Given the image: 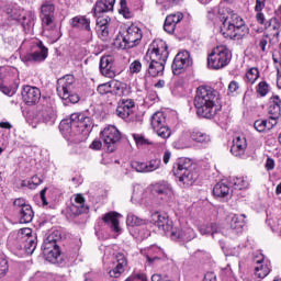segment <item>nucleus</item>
<instances>
[{
  "instance_id": "nucleus-1",
  "label": "nucleus",
  "mask_w": 281,
  "mask_h": 281,
  "mask_svg": "<svg viewBox=\"0 0 281 281\" xmlns=\"http://www.w3.org/2000/svg\"><path fill=\"white\" fill-rule=\"evenodd\" d=\"M216 100L218 92L212 88L199 87L194 98V106L200 117L212 120L216 115Z\"/></svg>"
},
{
  "instance_id": "nucleus-2",
  "label": "nucleus",
  "mask_w": 281,
  "mask_h": 281,
  "mask_svg": "<svg viewBox=\"0 0 281 281\" xmlns=\"http://www.w3.org/2000/svg\"><path fill=\"white\" fill-rule=\"evenodd\" d=\"M221 34L231 41H243L249 36V26L237 13H229L222 23Z\"/></svg>"
},
{
  "instance_id": "nucleus-3",
  "label": "nucleus",
  "mask_w": 281,
  "mask_h": 281,
  "mask_svg": "<svg viewBox=\"0 0 281 281\" xmlns=\"http://www.w3.org/2000/svg\"><path fill=\"white\" fill-rule=\"evenodd\" d=\"M173 172L183 186H192L199 179L196 166L190 158H180L173 165Z\"/></svg>"
},
{
  "instance_id": "nucleus-4",
  "label": "nucleus",
  "mask_w": 281,
  "mask_h": 281,
  "mask_svg": "<svg viewBox=\"0 0 281 281\" xmlns=\"http://www.w3.org/2000/svg\"><path fill=\"white\" fill-rule=\"evenodd\" d=\"M142 38H144L142 29L132 24L126 31L117 36L116 43L119 42L120 49H132V47H137V45L142 43Z\"/></svg>"
},
{
  "instance_id": "nucleus-5",
  "label": "nucleus",
  "mask_w": 281,
  "mask_h": 281,
  "mask_svg": "<svg viewBox=\"0 0 281 281\" xmlns=\"http://www.w3.org/2000/svg\"><path fill=\"white\" fill-rule=\"evenodd\" d=\"M232 61V53L227 46H216L207 56L209 69H223Z\"/></svg>"
},
{
  "instance_id": "nucleus-6",
  "label": "nucleus",
  "mask_w": 281,
  "mask_h": 281,
  "mask_svg": "<svg viewBox=\"0 0 281 281\" xmlns=\"http://www.w3.org/2000/svg\"><path fill=\"white\" fill-rule=\"evenodd\" d=\"M91 117L85 115V113H72L69 119H65L59 124V130L64 133H71L75 127L91 128Z\"/></svg>"
},
{
  "instance_id": "nucleus-7",
  "label": "nucleus",
  "mask_w": 281,
  "mask_h": 281,
  "mask_svg": "<svg viewBox=\"0 0 281 281\" xmlns=\"http://www.w3.org/2000/svg\"><path fill=\"white\" fill-rule=\"evenodd\" d=\"M170 56L168 50V44L164 40H155L150 45L145 55V60L148 63V58H154V60H161L166 63Z\"/></svg>"
},
{
  "instance_id": "nucleus-8",
  "label": "nucleus",
  "mask_w": 281,
  "mask_h": 281,
  "mask_svg": "<svg viewBox=\"0 0 281 281\" xmlns=\"http://www.w3.org/2000/svg\"><path fill=\"white\" fill-rule=\"evenodd\" d=\"M101 139H103L108 153H115L117 145L122 142V133L117 127L110 125L101 132Z\"/></svg>"
},
{
  "instance_id": "nucleus-9",
  "label": "nucleus",
  "mask_w": 281,
  "mask_h": 281,
  "mask_svg": "<svg viewBox=\"0 0 281 281\" xmlns=\"http://www.w3.org/2000/svg\"><path fill=\"white\" fill-rule=\"evenodd\" d=\"M150 125L158 137L161 139H168L172 135V130L166 123V115L164 112H156L150 119Z\"/></svg>"
},
{
  "instance_id": "nucleus-10",
  "label": "nucleus",
  "mask_w": 281,
  "mask_h": 281,
  "mask_svg": "<svg viewBox=\"0 0 281 281\" xmlns=\"http://www.w3.org/2000/svg\"><path fill=\"white\" fill-rule=\"evenodd\" d=\"M56 234L58 233L50 234L42 245L43 255L48 262H56V260H58L60 257V247L56 245V238H54Z\"/></svg>"
},
{
  "instance_id": "nucleus-11",
  "label": "nucleus",
  "mask_w": 281,
  "mask_h": 281,
  "mask_svg": "<svg viewBox=\"0 0 281 281\" xmlns=\"http://www.w3.org/2000/svg\"><path fill=\"white\" fill-rule=\"evenodd\" d=\"M192 57L190 56V52L182 50L178 53L172 61L171 69L175 74V76H179V74H182L184 69H188V67H192Z\"/></svg>"
},
{
  "instance_id": "nucleus-12",
  "label": "nucleus",
  "mask_w": 281,
  "mask_h": 281,
  "mask_svg": "<svg viewBox=\"0 0 281 281\" xmlns=\"http://www.w3.org/2000/svg\"><path fill=\"white\" fill-rule=\"evenodd\" d=\"M33 49L34 52L27 53L24 56L26 63H43L47 58L48 49L41 40L33 43Z\"/></svg>"
},
{
  "instance_id": "nucleus-13",
  "label": "nucleus",
  "mask_w": 281,
  "mask_h": 281,
  "mask_svg": "<svg viewBox=\"0 0 281 281\" xmlns=\"http://www.w3.org/2000/svg\"><path fill=\"white\" fill-rule=\"evenodd\" d=\"M111 18L108 15L98 16L97 18V25H95V32L98 37L108 43V41H111Z\"/></svg>"
},
{
  "instance_id": "nucleus-14",
  "label": "nucleus",
  "mask_w": 281,
  "mask_h": 281,
  "mask_svg": "<svg viewBox=\"0 0 281 281\" xmlns=\"http://www.w3.org/2000/svg\"><path fill=\"white\" fill-rule=\"evenodd\" d=\"M145 258L148 267H157V265L164 262L166 254H164V250L161 248L157 246H151L147 249Z\"/></svg>"
},
{
  "instance_id": "nucleus-15",
  "label": "nucleus",
  "mask_w": 281,
  "mask_h": 281,
  "mask_svg": "<svg viewBox=\"0 0 281 281\" xmlns=\"http://www.w3.org/2000/svg\"><path fill=\"white\" fill-rule=\"evenodd\" d=\"M171 238L176 240H182L183 243H190L196 238V233L194 228L190 226H182L181 228H173L171 231Z\"/></svg>"
},
{
  "instance_id": "nucleus-16",
  "label": "nucleus",
  "mask_w": 281,
  "mask_h": 281,
  "mask_svg": "<svg viewBox=\"0 0 281 281\" xmlns=\"http://www.w3.org/2000/svg\"><path fill=\"white\" fill-rule=\"evenodd\" d=\"M22 99L29 106L37 104L41 100V90L37 87L24 86L22 90Z\"/></svg>"
},
{
  "instance_id": "nucleus-17",
  "label": "nucleus",
  "mask_w": 281,
  "mask_h": 281,
  "mask_svg": "<svg viewBox=\"0 0 281 281\" xmlns=\"http://www.w3.org/2000/svg\"><path fill=\"white\" fill-rule=\"evenodd\" d=\"M56 7L52 2H45L41 7V19L43 27H52L54 25V12Z\"/></svg>"
},
{
  "instance_id": "nucleus-18",
  "label": "nucleus",
  "mask_w": 281,
  "mask_h": 281,
  "mask_svg": "<svg viewBox=\"0 0 281 281\" xmlns=\"http://www.w3.org/2000/svg\"><path fill=\"white\" fill-rule=\"evenodd\" d=\"M76 78L72 75H66L65 77L57 80V94L59 98L67 97V93L71 91Z\"/></svg>"
},
{
  "instance_id": "nucleus-19",
  "label": "nucleus",
  "mask_w": 281,
  "mask_h": 281,
  "mask_svg": "<svg viewBox=\"0 0 281 281\" xmlns=\"http://www.w3.org/2000/svg\"><path fill=\"white\" fill-rule=\"evenodd\" d=\"M273 23H278V19L271 18L263 23L266 30L263 34L266 38H269L270 43L273 41V38H277V41L280 38V24Z\"/></svg>"
},
{
  "instance_id": "nucleus-20",
  "label": "nucleus",
  "mask_w": 281,
  "mask_h": 281,
  "mask_svg": "<svg viewBox=\"0 0 281 281\" xmlns=\"http://www.w3.org/2000/svg\"><path fill=\"white\" fill-rule=\"evenodd\" d=\"M114 58L111 55L102 56L100 59V72L105 78H114L115 71H113Z\"/></svg>"
},
{
  "instance_id": "nucleus-21",
  "label": "nucleus",
  "mask_w": 281,
  "mask_h": 281,
  "mask_svg": "<svg viewBox=\"0 0 281 281\" xmlns=\"http://www.w3.org/2000/svg\"><path fill=\"white\" fill-rule=\"evenodd\" d=\"M153 218L155 221V225H157L162 232H165V234H168V232H172V221H170L168 214L156 212L153 215Z\"/></svg>"
},
{
  "instance_id": "nucleus-22",
  "label": "nucleus",
  "mask_w": 281,
  "mask_h": 281,
  "mask_svg": "<svg viewBox=\"0 0 281 281\" xmlns=\"http://www.w3.org/2000/svg\"><path fill=\"white\" fill-rule=\"evenodd\" d=\"M181 21H183V13L181 12L167 15L164 24L165 32H167V34H175L177 24L181 23Z\"/></svg>"
},
{
  "instance_id": "nucleus-23",
  "label": "nucleus",
  "mask_w": 281,
  "mask_h": 281,
  "mask_svg": "<svg viewBox=\"0 0 281 281\" xmlns=\"http://www.w3.org/2000/svg\"><path fill=\"white\" fill-rule=\"evenodd\" d=\"M131 93V87L117 79L111 80V94L115 98H124Z\"/></svg>"
},
{
  "instance_id": "nucleus-24",
  "label": "nucleus",
  "mask_w": 281,
  "mask_h": 281,
  "mask_svg": "<svg viewBox=\"0 0 281 281\" xmlns=\"http://www.w3.org/2000/svg\"><path fill=\"white\" fill-rule=\"evenodd\" d=\"M147 65V71L149 76H151L153 78H157V76H164V69H166V61H161L155 58H148Z\"/></svg>"
},
{
  "instance_id": "nucleus-25",
  "label": "nucleus",
  "mask_w": 281,
  "mask_h": 281,
  "mask_svg": "<svg viewBox=\"0 0 281 281\" xmlns=\"http://www.w3.org/2000/svg\"><path fill=\"white\" fill-rule=\"evenodd\" d=\"M14 19H16L19 23H21L24 32H27V30H32V27L36 23V14L32 11H26L25 13H22L20 15H14Z\"/></svg>"
},
{
  "instance_id": "nucleus-26",
  "label": "nucleus",
  "mask_w": 281,
  "mask_h": 281,
  "mask_svg": "<svg viewBox=\"0 0 281 281\" xmlns=\"http://www.w3.org/2000/svg\"><path fill=\"white\" fill-rule=\"evenodd\" d=\"M199 232L200 234H202V236H207V234H211L212 238H215L216 240H221V238H223L221 227H218V225L214 223L202 224L199 227Z\"/></svg>"
},
{
  "instance_id": "nucleus-27",
  "label": "nucleus",
  "mask_w": 281,
  "mask_h": 281,
  "mask_svg": "<svg viewBox=\"0 0 281 281\" xmlns=\"http://www.w3.org/2000/svg\"><path fill=\"white\" fill-rule=\"evenodd\" d=\"M247 150V138L241 136H236L233 139V145L231 147V153L234 157H243Z\"/></svg>"
},
{
  "instance_id": "nucleus-28",
  "label": "nucleus",
  "mask_w": 281,
  "mask_h": 281,
  "mask_svg": "<svg viewBox=\"0 0 281 281\" xmlns=\"http://www.w3.org/2000/svg\"><path fill=\"white\" fill-rule=\"evenodd\" d=\"M115 5V0H99L93 8L94 16L102 14L104 12H113V7Z\"/></svg>"
},
{
  "instance_id": "nucleus-29",
  "label": "nucleus",
  "mask_w": 281,
  "mask_h": 281,
  "mask_svg": "<svg viewBox=\"0 0 281 281\" xmlns=\"http://www.w3.org/2000/svg\"><path fill=\"white\" fill-rule=\"evenodd\" d=\"M71 26L76 30L91 32V20L87 19L85 15H77L71 19Z\"/></svg>"
},
{
  "instance_id": "nucleus-30",
  "label": "nucleus",
  "mask_w": 281,
  "mask_h": 281,
  "mask_svg": "<svg viewBox=\"0 0 281 281\" xmlns=\"http://www.w3.org/2000/svg\"><path fill=\"white\" fill-rule=\"evenodd\" d=\"M127 262H126V257H124V255L119 254L116 256V266L109 271V276L110 278H120V276H122L123 271H124V267H126Z\"/></svg>"
},
{
  "instance_id": "nucleus-31",
  "label": "nucleus",
  "mask_w": 281,
  "mask_h": 281,
  "mask_svg": "<svg viewBox=\"0 0 281 281\" xmlns=\"http://www.w3.org/2000/svg\"><path fill=\"white\" fill-rule=\"evenodd\" d=\"M120 214L117 212H109L106 213L102 221L105 225L111 227L112 232H120V220L117 218Z\"/></svg>"
},
{
  "instance_id": "nucleus-32",
  "label": "nucleus",
  "mask_w": 281,
  "mask_h": 281,
  "mask_svg": "<svg viewBox=\"0 0 281 281\" xmlns=\"http://www.w3.org/2000/svg\"><path fill=\"white\" fill-rule=\"evenodd\" d=\"M268 113L272 117H280V113H281L280 95H272L270 98Z\"/></svg>"
},
{
  "instance_id": "nucleus-33",
  "label": "nucleus",
  "mask_w": 281,
  "mask_h": 281,
  "mask_svg": "<svg viewBox=\"0 0 281 281\" xmlns=\"http://www.w3.org/2000/svg\"><path fill=\"white\" fill-rule=\"evenodd\" d=\"M213 194L220 199H225L232 194V189L227 182L220 181L214 186Z\"/></svg>"
},
{
  "instance_id": "nucleus-34",
  "label": "nucleus",
  "mask_w": 281,
  "mask_h": 281,
  "mask_svg": "<svg viewBox=\"0 0 281 281\" xmlns=\"http://www.w3.org/2000/svg\"><path fill=\"white\" fill-rule=\"evenodd\" d=\"M75 204L71 205L70 210L75 214H85V212H89V206L85 205V196L80 193L75 195Z\"/></svg>"
},
{
  "instance_id": "nucleus-35",
  "label": "nucleus",
  "mask_w": 281,
  "mask_h": 281,
  "mask_svg": "<svg viewBox=\"0 0 281 281\" xmlns=\"http://www.w3.org/2000/svg\"><path fill=\"white\" fill-rule=\"evenodd\" d=\"M269 273H271V268L269 267V263H265V260L256 261V266H255L256 278H260L262 280L267 278Z\"/></svg>"
},
{
  "instance_id": "nucleus-36",
  "label": "nucleus",
  "mask_w": 281,
  "mask_h": 281,
  "mask_svg": "<svg viewBox=\"0 0 281 281\" xmlns=\"http://www.w3.org/2000/svg\"><path fill=\"white\" fill-rule=\"evenodd\" d=\"M190 137L191 139H193V142H198L199 144H210L212 142V137H210V134L201 132L196 128L190 132Z\"/></svg>"
},
{
  "instance_id": "nucleus-37",
  "label": "nucleus",
  "mask_w": 281,
  "mask_h": 281,
  "mask_svg": "<svg viewBox=\"0 0 281 281\" xmlns=\"http://www.w3.org/2000/svg\"><path fill=\"white\" fill-rule=\"evenodd\" d=\"M153 192H156V194H165L166 196H170V194H172V186H170L168 181L162 180L153 184Z\"/></svg>"
},
{
  "instance_id": "nucleus-38",
  "label": "nucleus",
  "mask_w": 281,
  "mask_h": 281,
  "mask_svg": "<svg viewBox=\"0 0 281 281\" xmlns=\"http://www.w3.org/2000/svg\"><path fill=\"white\" fill-rule=\"evenodd\" d=\"M245 218H247V215L240 214V215H232L231 217V228L235 232H243V227H245Z\"/></svg>"
},
{
  "instance_id": "nucleus-39",
  "label": "nucleus",
  "mask_w": 281,
  "mask_h": 281,
  "mask_svg": "<svg viewBox=\"0 0 281 281\" xmlns=\"http://www.w3.org/2000/svg\"><path fill=\"white\" fill-rule=\"evenodd\" d=\"M20 223H32L34 218V210H32V205L23 206L20 209Z\"/></svg>"
},
{
  "instance_id": "nucleus-40",
  "label": "nucleus",
  "mask_w": 281,
  "mask_h": 281,
  "mask_svg": "<svg viewBox=\"0 0 281 281\" xmlns=\"http://www.w3.org/2000/svg\"><path fill=\"white\" fill-rule=\"evenodd\" d=\"M231 183L235 186V190H247L249 188V179L245 177H233Z\"/></svg>"
},
{
  "instance_id": "nucleus-41",
  "label": "nucleus",
  "mask_w": 281,
  "mask_h": 281,
  "mask_svg": "<svg viewBox=\"0 0 281 281\" xmlns=\"http://www.w3.org/2000/svg\"><path fill=\"white\" fill-rule=\"evenodd\" d=\"M126 225H128V227H139L140 225H146V220H142L133 213H128Z\"/></svg>"
},
{
  "instance_id": "nucleus-42",
  "label": "nucleus",
  "mask_w": 281,
  "mask_h": 281,
  "mask_svg": "<svg viewBox=\"0 0 281 281\" xmlns=\"http://www.w3.org/2000/svg\"><path fill=\"white\" fill-rule=\"evenodd\" d=\"M161 168V159L159 158H153L145 162V170L146 173L148 172H155Z\"/></svg>"
},
{
  "instance_id": "nucleus-43",
  "label": "nucleus",
  "mask_w": 281,
  "mask_h": 281,
  "mask_svg": "<svg viewBox=\"0 0 281 281\" xmlns=\"http://www.w3.org/2000/svg\"><path fill=\"white\" fill-rule=\"evenodd\" d=\"M41 183H43V179H41L38 176H33L31 180H29V182L23 180L21 183V187L22 188L29 187L30 190H36V188H38Z\"/></svg>"
},
{
  "instance_id": "nucleus-44",
  "label": "nucleus",
  "mask_w": 281,
  "mask_h": 281,
  "mask_svg": "<svg viewBox=\"0 0 281 281\" xmlns=\"http://www.w3.org/2000/svg\"><path fill=\"white\" fill-rule=\"evenodd\" d=\"M258 78H260V70H258V68H256V67L250 68L246 72V80L250 85H254V82H256V80H258Z\"/></svg>"
},
{
  "instance_id": "nucleus-45",
  "label": "nucleus",
  "mask_w": 281,
  "mask_h": 281,
  "mask_svg": "<svg viewBox=\"0 0 281 281\" xmlns=\"http://www.w3.org/2000/svg\"><path fill=\"white\" fill-rule=\"evenodd\" d=\"M121 9L119 10L120 14L124 16V19H133V13L131 12V9H128V4L126 3V0L120 1Z\"/></svg>"
},
{
  "instance_id": "nucleus-46",
  "label": "nucleus",
  "mask_w": 281,
  "mask_h": 281,
  "mask_svg": "<svg viewBox=\"0 0 281 281\" xmlns=\"http://www.w3.org/2000/svg\"><path fill=\"white\" fill-rule=\"evenodd\" d=\"M257 93L261 95V98H265V95L269 93V83H267V81H260L257 85Z\"/></svg>"
},
{
  "instance_id": "nucleus-47",
  "label": "nucleus",
  "mask_w": 281,
  "mask_h": 281,
  "mask_svg": "<svg viewBox=\"0 0 281 281\" xmlns=\"http://www.w3.org/2000/svg\"><path fill=\"white\" fill-rule=\"evenodd\" d=\"M131 167H132L133 170H135L136 172H140V173L146 175V162L133 160V161L131 162Z\"/></svg>"
},
{
  "instance_id": "nucleus-48",
  "label": "nucleus",
  "mask_w": 281,
  "mask_h": 281,
  "mask_svg": "<svg viewBox=\"0 0 281 281\" xmlns=\"http://www.w3.org/2000/svg\"><path fill=\"white\" fill-rule=\"evenodd\" d=\"M61 100L66 102H70V104H78L80 102V97L77 93L67 92L66 97H59Z\"/></svg>"
},
{
  "instance_id": "nucleus-49",
  "label": "nucleus",
  "mask_w": 281,
  "mask_h": 281,
  "mask_svg": "<svg viewBox=\"0 0 281 281\" xmlns=\"http://www.w3.org/2000/svg\"><path fill=\"white\" fill-rule=\"evenodd\" d=\"M134 142L137 144V146H150V140H148L144 135L142 134H133Z\"/></svg>"
},
{
  "instance_id": "nucleus-50",
  "label": "nucleus",
  "mask_w": 281,
  "mask_h": 281,
  "mask_svg": "<svg viewBox=\"0 0 281 281\" xmlns=\"http://www.w3.org/2000/svg\"><path fill=\"white\" fill-rule=\"evenodd\" d=\"M131 110H127V108L123 106L122 104H120L117 108H116V115L119 117H121L122 120H126V117H128L131 115Z\"/></svg>"
},
{
  "instance_id": "nucleus-51",
  "label": "nucleus",
  "mask_w": 281,
  "mask_h": 281,
  "mask_svg": "<svg viewBox=\"0 0 281 281\" xmlns=\"http://www.w3.org/2000/svg\"><path fill=\"white\" fill-rule=\"evenodd\" d=\"M263 122L266 124V131L269 133V131H272V128L278 125V117L270 115L269 119L263 120Z\"/></svg>"
},
{
  "instance_id": "nucleus-52",
  "label": "nucleus",
  "mask_w": 281,
  "mask_h": 281,
  "mask_svg": "<svg viewBox=\"0 0 281 281\" xmlns=\"http://www.w3.org/2000/svg\"><path fill=\"white\" fill-rule=\"evenodd\" d=\"M8 259L5 257H0V278H4V276L8 273Z\"/></svg>"
},
{
  "instance_id": "nucleus-53",
  "label": "nucleus",
  "mask_w": 281,
  "mask_h": 281,
  "mask_svg": "<svg viewBox=\"0 0 281 281\" xmlns=\"http://www.w3.org/2000/svg\"><path fill=\"white\" fill-rule=\"evenodd\" d=\"M97 91L100 93V95H106V93H111V81L99 85Z\"/></svg>"
},
{
  "instance_id": "nucleus-54",
  "label": "nucleus",
  "mask_w": 281,
  "mask_h": 281,
  "mask_svg": "<svg viewBox=\"0 0 281 281\" xmlns=\"http://www.w3.org/2000/svg\"><path fill=\"white\" fill-rule=\"evenodd\" d=\"M25 249L29 254H34L36 249V239H34V237L26 238Z\"/></svg>"
},
{
  "instance_id": "nucleus-55",
  "label": "nucleus",
  "mask_w": 281,
  "mask_h": 281,
  "mask_svg": "<svg viewBox=\"0 0 281 281\" xmlns=\"http://www.w3.org/2000/svg\"><path fill=\"white\" fill-rule=\"evenodd\" d=\"M13 205H14L15 210H18V212H19V211L23 210V207H25L30 204H27V202H25V199L18 198L14 200Z\"/></svg>"
},
{
  "instance_id": "nucleus-56",
  "label": "nucleus",
  "mask_w": 281,
  "mask_h": 281,
  "mask_svg": "<svg viewBox=\"0 0 281 281\" xmlns=\"http://www.w3.org/2000/svg\"><path fill=\"white\" fill-rule=\"evenodd\" d=\"M130 71L132 74H139V71H142V61L139 60H134L131 65H130Z\"/></svg>"
},
{
  "instance_id": "nucleus-57",
  "label": "nucleus",
  "mask_w": 281,
  "mask_h": 281,
  "mask_svg": "<svg viewBox=\"0 0 281 281\" xmlns=\"http://www.w3.org/2000/svg\"><path fill=\"white\" fill-rule=\"evenodd\" d=\"M254 126H255L256 131H258V133H267L265 120H257L254 123Z\"/></svg>"
},
{
  "instance_id": "nucleus-58",
  "label": "nucleus",
  "mask_w": 281,
  "mask_h": 281,
  "mask_svg": "<svg viewBox=\"0 0 281 281\" xmlns=\"http://www.w3.org/2000/svg\"><path fill=\"white\" fill-rule=\"evenodd\" d=\"M125 109H127L130 112L133 113V110L135 109V101L132 99L125 100L121 103Z\"/></svg>"
},
{
  "instance_id": "nucleus-59",
  "label": "nucleus",
  "mask_w": 281,
  "mask_h": 281,
  "mask_svg": "<svg viewBox=\"0 0 281 281\" xmlns=\"http://www.w3.org/2000/svg\"><path fill=\"white\" fill-rule=\"evenodd\" d=\"M181 0H156L159 5H175L180 3Z\"/></svg>"
},
{
  "instance_id": "nucleus-60",
  "label": "nucleus",
  "mask_w": 281,
  "mask_h": 281,
  "mask_svg": "<svg viewBox=\"0 0 281 281\" xmlns=\"http://www.w3.org/2000/svg\"><path fill=\"white\" fill-rule=\"evenodd\" d=\"M266 3H267V0H256L255 11L261 12V10H265Z\"/></svg>"
},
{
  "instance_id": "nucleus-61",
  "label": "nucleus",
  "mask_w": 281,
  "mask_h": 281,
  "mask_svg": "<svg viewBox=\"0 0 281 281\" xmlns=\"http://www.w3.org/2000/svg\"><path fill=\"white\" fill-rule=\"evenodd\" d=\"M0 91H2V93H4V95H12L14 92L12 91V89L3 86V81L0 80Z\"/></svg>"
},
{
  "instance_id": "nucleus-62",
  "label": "nucleus",
  "mask_w": 281,
  "mask_h": 281,
  "mask_svg": "<svg viewBox=\"0 0 281 281\" xmlns=\"http://www.w3.org/2000/svg\"><path fill=\"white\" fill-rule=\"evenodd\" d=\"M276 168V160L273 158H267L266 170H273Z\"/></svg>"
},
{
  "instance_id": "nucleus-63",
  "label": "nucleus",
  "mask_w": 281,
  "mask_h": 281,
  "mask_svg": "<svg viewBox=\"0 0 281 281\" xmlns=\"http://www.w3.org/2000/svg\"><path fill=\"white\" fill-rule=\"evenodd\" d=\"M126 281H148L144 278V276H140V274H136L134 277H130L127 278Z\"/></svg>"
},
{
  "instance_id": "nucleus-64",
  "label": "nucleus",
  "mask_w": 281,
  "mask_h": 281,
  "mask_svg": "<svg viewBox=\"0 0 281 281\" xmlns=\"http://www.w3.org/2000/svg\"><path fill=\"white\" fill-rule=\"evenodd\" d=\"M204 281H216V274L214 272H207L204 276Z\"/></svg>"
}]
</instances>
